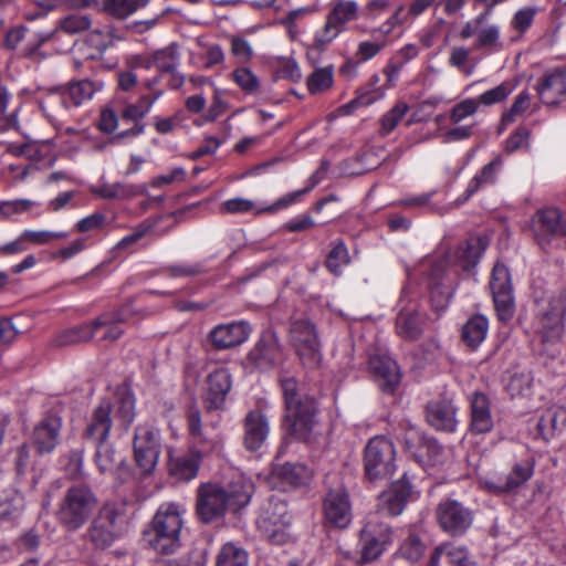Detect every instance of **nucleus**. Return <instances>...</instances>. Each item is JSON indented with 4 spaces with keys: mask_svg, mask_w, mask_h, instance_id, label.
<instances>
[{
    "mask_svg": "<svg viewBox=\"0 0 566 566\" xmlns=\"http://www.w3.org/2000/svg\"><path fill=\"white\" fill-rule=\"evenodd\" d=\"M252 494V484L238 480L228 488L217 482L199 484L196 491V515L203 524L221 520L229 510L245 506Z\"/></svg>",
    "mask_w": 566,
    "mask_h": 566,
    "instance_id": "1",
    "label": "nucleus"
},
{
    "mask_svg": "<svg viewBox=\"0 0 566 566\" xmlns=\"http://www.w3.org/2000/svg\"><path fill=\"white\" fill-rule=\"evenodd\" d=\"M136 399L132 392H125L117 400L115 408L111 401L102 400L91 413L83 437L95 442H105L108 439L113 420L127 431L135 420Z\"/></svg>",
    "mask_w": 566,
    "mask_h": 566,
    "instance_id": "2",
    "label": "nucleus"
},
{
    "mask_svg": "<svg viewBox=\"0 0 566 566\" xmlns=\"http://www.w3.org/2000/svg\"><path fill=\"white\" fill-rule=\"evenodd\" d=\"M284 397V421L287 430L297 439H306L315 422V400L303 391L295 378L281 379Z\"/></svg>",
    "mask_w": 566,
    "mask_h": 566,
    "instance_id": "3",
    "label": "nucleus"
},
{
    "mask_svg": "<svg viewBox=\"0 0 566 566\" xmlns=\"http://www.w3.org/2000/svg\"><path fill=\"white\" fill-rule=\"evenodd\" d=\"M186 509L176 502L159 505L150 523V546L160 554H171L180 546Z\"/></svg>",
    "mask_w": 566,
    "mask_h": 566,
    "instance_id": "4",
    "label": "nucleus"
},
{
    "mask_svg": "<svg viewBox=\"0 0 566 566\" xmlns=\"http://www.w3.org/2000/svg\"><path fill=\"white\" fill-rule=\"evenodd\" d=\"M96 506L97 497L88 485H72L65 491L55 517L67 532H75L87 523Z\"/></svg>",
    "mask_w": 566,
    "mask_h": 566,
    "instance_id": "5",
    "label": "nucleus"
},
{
    "mask_svg": "<svg viewBox=\"0 0 566 566\" xmlns=\"http://www.w3.org/2000/svg\"><path fill=\"white\" fill-rule=\"evenodd\" d=\"M293 514L286 494H271L261 505L256 526L273 544H284L290 538Z\"/></svg>",
    "mask_w": 566,
    "mask_h": 566,
    "instance_id": "6",
    "label": "nucleus"
},
{
    "mask_svg": "<svg viewBox=\"0 0 566 566\" xmlns=\"http://www.w3.org/2000/svg\"><path fill=\"white\" fill-rule=\"evenodd\" d=\"M126 518L122 504H104L86 531L87 539L99 549L109 547L124 532Z\"/></svg>",
    "mask_w": 566,
    "mask_h": 566,
    "instance_id": "7",
    "label": "nucleus"
},
{
    "mask_svg": "<svg viewBox=\"0 0 566 566\" xmlns=\"http://www.w3.org/2000/svg\"><path fill=\"white\" fill-rule=\"evenodd\" d=\"M396 449L384 436L371 438L364 450V471L371 481L386 480L396 471Z\"/></svg>",
    "mask_w": 566,
    "mask_h": 566,
    "instance_id": "8",
    "label": "nucleus"
},
{
    "mask_svg": "<svg viewBox=\"0 0 566 566\" xmlns=\"http://www.w3.org/2000/svg\"><path fill=\"white\" fill-rule=\"evenodd\" d=\"M290 340L306 368H316L322 360L321 343L316 326L308 318H296L291 322Z\"/></svg>",
    "mask_w": 566,
    "mask_h": 566,
    "instance_id": "9",
    "label": "nucleus"
},
{
    "mask_svg": "<svg viewBox=\"0 0 566 566\" xmlns=\"http://www.w3.org/2000/svg\"><path fill=\"white\" fill-rule=\"evenodd\" d=\"M134 461L140 473L151 474L158 463L160 453V443L158 432L148 424H138L133 439Z\"/></svg>",
    "mask_w": 566,
    "mask_h": 566,
    "instance_id": "10",
    "label": "nucleus"
},
{
    "mask_svg": "<svg viewBox=\"0 0 566 566\" xmlns=\"http://www.w3.org/2000/svg\"><path fill=\"white\" fill-rule=\"evenodd\" d=\"M359 6L354 0H335L326 15V22L321 32L315 35V44L325 48L345 29V25L358 18Z\"/></svg>",
    "mask_w": 566,
    "mask_h": 566,
    "instance_id": "11",
    "label": "nucleus"
},
{
    "mask_svg": "<svg viewBox=\"0 0 566 566\" xmlns=\"http://www.w3.org/2000/svg\"><path fill=\"white\" fill-rule=\"evenodd\" d=\"M324 524L336 528H347L353 520L352 503L344 486L329 489L322 503Z\"/></svg>",
    "mask_w": 566,
    "mask_h": 566,
    "instance_id": "12",
    "label": "nucleus"
},
{
    "mask_svg": "<svg viewBox=\"0 0 566 566\" xmlns=\"http://www.w3.org/2000/svg\"><path fill=\"white\" fill-rule=\"evenodd\" d=\"M531 229L536 242L545 248L553 240L566 235V214L555 207L541 209L533 216Z\"/></svg>",
    "mask_w": 566,
    "mask_h": 566,
    "instance_id": "13",
    "label": "nucleus"
},
{
    "mask_svg": "<svg viewBox=\"0 0 566 566\" xmlns=\"http://www.w3.org/2000/svg\"><path fill=\"white\" fill-rule=\"evenodd\" d=\"M563 313L564 306L559 300L552 298L545 304L537 303L535 327L543 343H553L560 338Z\"/></svg>",
    "mask_w": 566,
    "mask_h": 566,
    "instance_id": "14",
    "label": "nucleus"
},
{
    "mask_svg": "<svg viewBox=\"0 0 566 566\" xmlns=\"http://www.w3.org/2000/svg\"><path fill=\"white\" fill-rule=\"evenodd\" d=\"M390 538L391 530L387 524L379 522L377 518L368 520L360 531L359 543L363 562L376 560L382 554Z\"/></svg>",
    "mask_w": 566,
    "mask_h": 566,
    "instance_id": "15",
    "label": "nucleus"
},
{
    "mask_svg": "<svg viewBox=\"0 0 566 566\" xmlns=\"http://www.w3.org/2000/svg\"><path fill=\"white\" fill-rule=\"evenodd\" d=\"M437 520L441 528L451 535H462L472 524V512L454 500L438 504Z\"/></svg>",
    "mask_w": 566,
    "mask_h": 566,
    "instance_id": "16",
    "label": "nucleus"
},
{
    "mask_svg": "<svg viewBox=\"0 0 566 566\" xmlns=\"http://www.w3.org/2000/svg\"><path fill=\"white\" fill-rule=\"evenodd\" d=\"M62 419L56 415H46L33 428L32 444L39 454L51 453L60 442Z\"/></svg>",
    "mask_w": 566,
    "mask_h": 566,
    "instance_id": "17",
    "label": "nucleus"
},
{
    "mask_svg": "<svg viewBox=\"0 0 566 566\" xmlns=\"http://www.w3.org/2000/svg\"><path fill=\"white\" fill-rule=\"evenodd\" d=\"M249 333L250 328L244 322L219 324L208 334V342L214 349H229L244 343Z\"/></svg>",
    "mask_w": 566,
    "mask_h": 566,
    "instance_id": "18",
    "label": "nucleus"
},
{
    "mask_svg": "<svg viewBox=\"0 0 566 566\" xmlns=\"http://www.w3.org/2000/svg\"><path fill=\"white\" fill-rule=\"evenodd\" d=\"M411 496L412 486L403 474L400 480L394 482L387 491L379 495L378 507L388 515L397 516L401 514Z\"/></svg>",
    "mask_w": 566,
    "mask_h": 566,
    "instance_id": "19",
    "label": "nucleus"
},
{
    "mask_svg": "<svg viewBox=\"0 0 566 566\" xmlns=\"http://www.w3.org/2000/svg\"><path fill=\"white\" fill-rule=\"evenodd\" d=\"M231 389L230 374L224 368L210 373L206 380L203 402L208 410H219L226 403L227 395Z\"/></svg>",
    "mask_w": 566,
    "mask_h": 566,
    "instance_id": "20",
    "label": "nucleus"
},
{
    "mask_svg": "<svg viewBox=\"0 0 566 566\" xmlns=\"http://www.w3.org/2000/svg\"><path fill=\"white\" fill-rule=\"evenodd\" d=\"M161 94L163 91H155L150 94L142 95L136 103L128 104L123 109L122 118L124 120L134 122V126L125 132L119 133V138L134 137L140 135L144 132L145 125L140 123V119H143L148 114L154 103L158 99L159 96H161Z\"/></svg>",
    "mask_w": 566,
    "mask_h": 566,
    "instance_id": "21",
    "label": "nucleus"
},
{
    "mask_svg": "<svg viewBox=\"0 0 566 566\" xmlns=\"http://www.w3.org/2000/svg\"><path fill=\"white\" fill-rule=\"evenodd\" d=\"M427 422L439 431L453 432L457 428V408L451 400L438 399L426 407Z\"/></svg>",
    "mask_w": 566,
    "mask_h": 566,
    "instance_id": "22",
    "label": "nucleus"
},
{
    "mask_svg": "<svg viewBox=\"0 0 566 566\" xmlns=\"http://www.w3.org/2000/svg\"><path fill=\"white\" fill-rule=\"evenodd\" d=\"M536 91L542 103L556 105L566 99V70L555 69L537 83Z\"/></svg>",
    "mask_w": 566,
    "mask_h": 566,
    "instance_id": "23",
    "label": "nucleus"
},
{
    "mask_svg": "<svg viewBox=\"0 0 566 566\" xmlns=\"http://www.w3.org/2000/svg\"><path fill=\"white\" fill-rule=\"evenodd\" d=\"M130 315L132 308L129 305H124L113 313L102 314L93 321L94 336L101 331H104L101 336L102 340H117L124 333L118 325L128 322L130 319Z\"/></svg>",
    "mask_w": 566,
    "mask_h": 566,
    "instance_id": "24",
    "label": "nucleus"
},
{
    "mask_svg": "<svg viewBox=\"0 0 566 566\" xmlns=\"http://www.w3.org/2000/svg\"><path fill=\"white\" fill-rule=\"evenodd\" d=\"M534 472V462L531 459H525L516 462L510 473L499 482L486 480L483 482L485 489L494 493L510 492L531 479Z\"/></svg>",
    "mask_w": 566,
    "mask_h": 566,
    "instance_id": "25",
    "label": "nucleus"
},
{
    "mask_svg": "<svg viewBox=\"0 0 566 566\" xmlns=\"http://www.w3.org/2000/svg\"><path fill=\"white\" fill-rule=\"evenodd\" d=\"M369 367L378 378L381 390L394 392L400 382L398 364L388 356L376 355L369 359Z\"/></svg>",
    "mask_w": 566,
    "mask_h": 566,
    "instance_id": "26",
    "label": "nucleus"
},
{
    "mask_svg": "<svg viewBox=\"0 0 566 566\" xmlns=\"http://www.w3.org/2000/svg\"><path fill=\"white\" fill-rule=\"evenodd\" d=\"M103 88V83L90 78L70 82L60 88L63 104L69 107L80 106L93 98L94 94Z\"/></svg>",
    "mask_w": 566,
    "mask_h": 566,
    "instance_id": "27",
    "label": "nucleus"
},
{
    "mask_svg": "<svg viewBox=\"0 0 566 566\" xmlns=\"http://www.w3.org/2000/svg\"><path fill=\"white\" fill-rule=\"evenodd\" d=\"M269 434V423L259 410L250 411L244 419V446L250 451L259 450Z\"/></svg>",
    "mask_w": 566,
    "mask_h": 566,
    "instance_id": "28",
    "label": "nucleus"
},
{
    "mask_svg": "<svg viewBox=\"0 0 566 566\" xmlns=\"http://www.w3.org/2000/svg\"><path fill=\"white\" fill-rule=\"evenodd\" d=\"M201 461L200 452H197V449H189L170 458L169 474L177 481L188 482L198 475Z\"/></svg>",
    "mask_w": 566,
    "mask_h": 566,
    "instance_id": "29",
    "label": "nucleus"
},
{
    "mask_svg": "<svg viewBox=\"0 0 566 566\" xmlns=\"http://www.w3.org/2000/svg\"><path fill=\"white\" fill-rule=\"evenodd\" d=\"M280 356V346L273 337L261 338L249 352L247 361L258 369H269L274 366Z\"/></svg>",
    "mask_w": 566,
    "mask_h": 566,
    "instance_id": "30",
    "label": "nucleus"
},
{
    "mask_svg": "<svg viewBox=\"0 0 566 566\" xmlns=\"http://www.w3.org/2000/svg\"><path fill=\"white\" fill-rule=\"evenodd\" d=\"M493 428L490 401L484 394L475 392L471 400V430L485 433Z\"/></svg>",
    "mask_w": 566,
    "mask_h": 566,
    "instance_id": "31",
    "label": "nucleus"
},
{
    "mask_svg": "<svg viewBox=\"0 0 566 566\" xmlns=\"http://www.w3.org/2000/svg\"><path fill=\"white\" fill-rule=\"evenodd\" d=\"M566 427V408L553 406L546 409L537 422L538 434L549 440Z\"/></svg>",
    "mask_w": 566,
    "mask_h": 566,
    "instance_id": "32",
    "label": "nucleus"
},
{
    "mask_svg": "<svg viewBox=\"0 0 566 566\" xmlns=\"http://www.w3.org/2000/svg\"><path fill=\"white\" fill-rule=\"evenodd\" d=\"M424 317L416 310H403L396 318L397 334L407 340L418 339L423 332Z\"/></svg>",
    "mask_w": 566,
    "mask_h": 566,
    "instance_id": "33",
    "label": "nucleus"
},
{
    "mask_svg": "<svg viewBox=\"0 0 566 566\" xmlns=\"http://www.w3.org/2000/svg\"><path fill=\"white\" fill-rule=\"evenodd\" d=\"M489 321L485 316L476 314L470 317L461 328V339L467 347L474 350L486 338Z\"/></svg>",
    "mask_w": 566,
    "mask_h": 566,
    "instance_id": "34",
    "label": "nucleus"
},
{
    "mask_svg": "<svg viewBox=\"0 0 566 566\" xmlns=\"http://www.w3.org/2000/svg\"><path fill=\"white\" fill-rule=\"evenodd\" d=\"M92 25V19L88 14L72 13L59 20L55 29L41 36V43L51 40L57 32L62 31L66 34H77L87 31Z\"/></svg>",
    "mask_w": 566,
    "mask_h": 566,
    "instance_id": "35",
    "label": "nucleus"
},
{
    "mask_svg": "<svg viewBox=\"0 0 566 566\" xmlns=\"http://www.w3.org/2000/svg\"><path fill=\"white\" fill-rule=\"evenodd\" d=\"M485 249L486 242L482 238H470L457 249L455 259L463 270H470L476 265Z\"/></svg>",
    "mask_w": 566,
    "mask_h": 566,
    "instance_id": "36",
    "label": "nucleus"
},
{
    "mask_svg": "<svg viewBox=\"0 0 566 566\" xmlns=\"http://www.w3.org/2000/svg\"><path fill=\"white\" fill-rule=\"evenodd\" d=\"M273 475L284 484L292 488H298L306 484L312 473L307 467L300 463H284L273 469Z\"/></svg>",
    "mask_w": 566,
    "mask_h": 566,
    "instance_id": "37",
    "label": "nucleus"
},
{
    "mask_svg": "<svg viewBox=\"0 0 566 566\" xmlns=\"http://www.w3.org/2000/svg\"><path fill=\"white\" fill-rule=\"evenodd\" d=\"M179 64V52L176 44H170L156 51L149 61L147 67L155 65L163 73H172Z\"/></svg>",
    "mask_w": 566,
    "mask_h": 566,
    "instance_id": "38",
    "label": "nucleus"
},
{
    "mask_svg": "<svg viewBox=\"0 0 566 566\" xmlns=\"http://www.w3.org/2000/svg\"><path fill=\"white\" fill-rule=\"evenodd\" d=\"M93 337L94 327L93 322H91L88 324L78 325L62 332L55 337L54 344L56 346L76 345L80 343L88 342Z\"/></svg>",
    "mask_w": 566,
    "mask_h": 566,
    "instance_id": "39",
    "label": "nucleus"
},
{
    "mask_svg": "<svg viewBox=\"0 0 566 566\" xmlns=\"http://www.w3.org/2000/svg\"><path fill=\"white\" fill-rule=\"evenodd\" d=\"M450 255L446 254L439 259H437L432 264L428 272V276L430 280L431 289H440L444 287V291H441L442 301L446 303L451 295V285L444 286L443 280L447 273V269L449 265Z\"/></svg>",
    "mask_w": 566,
    "mask_h": 566,
    "instance_id": "40",
    "label": "nucleus"
},
{
    "mask_svg": "<svg viewBox=\"0 0 566 566\" xmlns=\"http://www.w3.org/2000/svg\"><path fill=\"white\" fill-rule=\"evenodd\" d=\"M333 82L334 69L329 65L313 71L306 78V86L312 95H316L329 90Z\"/></svg>",
    "mask_w": 566,
    "mask_h": 566,
    "instance_id": "41",
    "label": "nucleus"
},
{
    "mask_svg": "<svg viewBox=\"0 0 566 566\" xmlns=\"http://www.w3.org/2000/svg\"><path fill=\"white\" fill-rule=\"evenodd\" d=\"M95 463L98 470L102 473L113 472L122 462L120 459H118L114 447L107 441L95 442Z\"/></svg>",
    "mask_w": 566,
    "mask_h": 566,
    "instance_id": "42",
    "label": "nucleus"
},
{
    "mask_svg": "<svg viewBox=\"0 0 566 566\" xmlns=\"http://www.w3.org/2000/svg\"><path fill=\"white\" fill-rule=\"evenodd\" d=\"M248 553L233 543L224 544L217 556L216 566H248Z\"/></svg>",
    "mask_w": 566,
    "mask_h": 566,
    "instance_id": "43",
    "label": "nucleus"
},
{
    "mask_svg": "<svg viewBox=\"0 0 566 566\" xmlns=\"http://www.w3.org/2000/svg\"><path fill=\"white\" fill-rule=\"evenodd\" d=\"M146 3L147 0H104L103 9L113 17L125 19Z\"/></svg>",
    "mask_w": 566,
    "mask_h": 566,
    "instance_id": "44",
    "label": "nucleus"
},
{
    "mask_svg": "<svg viewBox=\"0 0 566 566\" xmlns=\"http://www.w3.org/2000/svg\"><path fill=\"white\" fill-rule=\"evenodd\" d=\"M531 106V95L522 91L514 99L510 109L504 112L501 117V126L514 123L517 117L523 116Z\"/></svg>",
    "mask_w": 566,
    "mask_h": 566,
    "instance_id": "45",
    "label": "nucleus"
},
{
    "mask_svg": "<svg viewBox=\"0 0 566 566\" xmlns=\"http://www.w3.org/2000/svg\"><path fill=\"white\" fill-rule=\"evenodd\" d=\"M493 302L499 321L509 323L515 314L513 291L493 294Z\"/></svg>",
    "mask_w": 566,
    "mask_h": 566,
    "instance_id": "46",
    "label": "nucleus"
},
{
    "mask_svg": "<svg viewBox=\"0 0 566 566\" xmlns=\"http://www.w3.org/2000/svg\"><path fill=\"white\" fill-rule=\"evenodd\" d=\"M232 80L247 94H255L260 90L258 76L248 67H238L232 72Z\"/></svg>",
    "mask_w": 566,
    "mask_h": 566,
    "instance_id": "47",
    "label": "nucleus"
},
{
    "mask_svg": "<svg viewBox=\"0 0 566 566\" xmlns=\"http://www.w3.org/2000/svg\"><path fill=\"white\" fill-rule=\"evenodd\" d=\"M500 166V160H493L485 165L480 174L474 176L470 181L467 193L468 197L472 196L475 191H478L482 186L492 184L496 177V170Z\"/></svg>",
    "mask_w": 566,
    "mask_h": 566,
    "instance_id": "48",
    "label": "nucleus"
},
{
    "mask_svg": "<svg viewBox=\"0 0 566 566\" xmlns=\"http://www.w3.org/2000/svg\"><path fill=\"white\" fill-rule=\"evenodd\" d=\"M375 41H363L357 45L355 56L358 62H366L375 57L387 45L386 38L380 34H371Z\"/></svg>",
    "mask_w": 566,
    "mask_h": 566,
    "instance_id": "49",
    "label": "nucleus"
},
{
    "mask_svg": "<svg viewBox=\"0 0 566 566\" xmlns=\"http://www.w3.org/2000/svg\"><path fill=\"white\" fill-rule=\"evenodd\" d=\"M490 287L493 294L512 292L511 275L509 269L501 263H496L493 268Z\"/></svg>",
    "mask_w": 566,
    "mask_h": 566,
    "instance_id": "50",
    "label": "nucleus"
},
{
    "mask_svg": "<svg viewBox=\"0 0 566 566\" xmlns=\"http://www.w3.org/2000/svg\"><path fill=\"white\" fill-rule=\"evenodd\" d=\"M348 263V250L343 241H338L327 254L325 265L332 273L338 274L342 266Z\"/></svg>",
    "mask_w": 566,
    "mask_h": 566,
    "instance_id": "51",
    "label": "nucleus"
},
{
    "mask_svg": "<svg viewBox=\"0 0 566 566\" xmlns=\"http://www.w3.org/2000/svg\"><path fill=\"white\" fill-rule=\"evenodd\" d=\"M408 111L409 106L406 102L400 101L395 104V106L381 117V135L391 133L405 117Z\"/></svg>",
    "mask_w": 566,
    "mask_h": 566,
    "instance_id": "52",
    "label": "nucleus"
},
{
    "mask_svg": "<svg viewBox=\"0 0 566 566\" xmlns=\"http://www.w3.org/2000/svg\"><path fill=\"white\" fill-rule=\"evenodd\" d=\"M191 437L195 443L191 449H197V452H200L201 460L205 455L217 451L221 446V439L218 434L207 436L201 431L199 434H193Z\"/></svg>",
    "mask_w": 566,
    "mask_h": 566,
    "instance_id": "53",
    "label": "nucleus"
},
{
    "mask_svg": "<svg viewBox=\"0 0 566 566\" xmlns=\"http://www.w3.org/2000/svg\"><path fill=\"white\" fill-rule=\"evenodd\" d=\"M500 28L497 25H489L481 29L476 33L475 48L476 49H497L500 48Z\"/></svg>",
    "mask_w": 566,
    "mask_h": 566,
    "instance_id": "54",
    "label": "nucleus"
},
{
    "mask_svg": "<svg viewBox=\"0 0 566 566\" xmlns=\"http://www.w3.org/2000/svg\"><path fill=\"white\" fill-rule=\"evenodd\" d=\"M156 221L146 219L143 222H140L134 231L124 237L117 244L116 248L119 250L126 249L132 244H135L138 242L142 238H144L147 233H149L156 226Z\"/></svg>",
    "mask_w": 566,
    "mask_h": 566,
    "instance_id": "55",
    "label": "nucleus"
},
{
    "mask_svg": "<svg viewBox=\"0 0 566 566\" xmlns=\"http://www.w3.org/2000/svg\"><path fill=\"white\" fill-rule=\"evenodd\" d=\"M66 237V232H53L46 230H25L22 232V239H27V241L38 245L49 244L55 240L65 239Z\"/></svg>",
    "mask_w": 566,
    "mask_h": 566,
    "instance_id": "56",
    "label": "nucleus"
},
{
    "mask_svg": "<svg viewBox=\"0 0 566 566\" xmlns=\"http://www.w3.org/2000/svg\"><path fill=\"white\" fill-rule=\"evenodd\" d=\"M512 92V88L509 84L506 83H502L486 92H484L483 94H481L476 102L478 104H483V105H486V106H490V105H493V104H496V103H500L504 99H506V97L511 94Z\"/></svg>",
    "mask_w": 566,
    "mask_h": 566,
    "instance_id": "57",
    "label": "nucleus"
},
{
    "mask_svg": "<svg viewBox=\"0 0 566 566\" xmlns=\"http://www.w3.org/2000/svg\"><path fill=\"white\" fill-rule=\"evenodd\" d=\"M314 186H315V182H313L310 187H306L304 189H301V190H297L294 192H290V193L283 196L282 198H280L273 205H271L262 210H258L256 213L273 212L279 209L286 208L287 206L296 202L302 196L308 193L314 188Z\"/></svg>",
    "mask_w": 566,
    "mask_h": 566,
    "instance_id": "58",
    "label": "nucleus"
},
{
    "mask_svg": "<svg viewBox=\"0 0 566 566\" xmlns=\"http://www.w3.org/2000/svg\"><path fill=\"white\" fill-rule=\"evenodd\" d=\"M231 53L240 63H248L253 55L250 43L240 36L231 38Z\"/></svg>",
    "mask_w": 566,
    "mask_h": 566,
    "instance_id": "59",
    "label": "nucleus"
},
{
    "mask_svg": "<svg viewBox=\"0 0 566 566\" xmlns=\"http://www.w3.org/2000/svg\"><path fill=\"white\" fill-rule=\"evenodd\" d=\"M479 104L476 99L468 98L453 106L450 113V119L459 123L465 117L473 115L478 111Z\"/></svg>",
    "mask_w": 566,
    "mask_h": 566,
    "instance_id": "60",
    "label": "nucleus"
},
{
    "mask_svg": "<svg viewBox=\"0 0 566 566\" xmlns=\"http://www.w3.org/2000/svg\"><path fill=\"white\" fill-rule=\"evenodd\" d=\"M530 130L526 127H518L505 142V150L514 153L528 146Z\"/></svg>",
    "mask_w": 566,
    "mask_h": 566,
    "instance_id": "61",
    "label": "nucleus"
},
{
    "mask_svg": "<svg viewBox=\"0 0 566 566\" xmlns=\"http://www.w3.org/2000/svg\"><path fill=\"white\" fill-rule=\"evenodd\" d=\"M253 208H254V202L249 199L232 198V199H229V200H226L224 202H222V205L220 206V211L222 213L234 214V213L249 212Z\"/></svg>",
    "mask_w": 566,
    "mask_h": 566,
    "instance_id": "62",
    "label": "nucleus"
},
{
    "mask_svg": "<svg viewBox=\"0 0 566 566\" xmlns=\"http://www.w3.org/2000/svg\"><path fill=\"white\" fill-rule=\"evenodd\" d=\"M532 378L527 374H515L511 377L507 389L512 396L526 395L531 388Z\"/></svg>",
    "mask_w": 566,
    "mask_h": 566,
    "instance_id": "63",
    "label": "nucleus"
},
{
    "mask_svg": "<svg viewBox=\"0 0 566 566\" xmlns=\"http://www.w3.org/2000/svg\"><path fill=\"white\" fill-rule=\"evenodd\" d=\"M447 549V562L450 566H471L469 553L464 547H455L451 544H446Z\"/></svg>",
    "mask_w": 566,
    "mask_h": 566,
    "instance_id": "64",
    "label": "nucleus"
}]
</instances>
